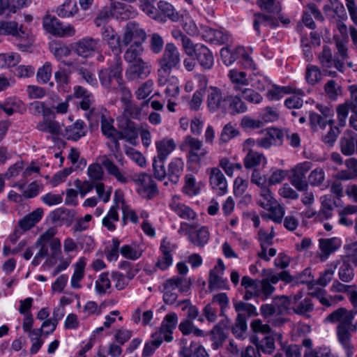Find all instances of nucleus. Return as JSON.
<instances>
[{"instance_id":"nucleus-16","label":"nucleus","mask_w":357,"mask_h":357,"mask_svg":"<svg viewBox=\"0 0 357 357\" xmlns=\"http://www.w3.org/2000/svg\"><path fill=\"white\" fill-rule=\"evenodd\" d=\"M312 163L305 161L296 165L291 169V183L299 191L307 190L308 185L305 181L306 173L311 169Z\"/></svg>"},{"instance_id":"nucleus-30","label":"nucleus","mask_w":357,"mask_h":357,"mask_svg":"<svg viewBox=\"0 0 357 357\" xmlns=\"http://www.w3.org/2000/svg\"><path fill=\"white\" fill-rule=\"evenodd\" d=\"M111 5L114 17L116 19L127 20L136 15L135 10L131 6L126 5L119 1H112L111 2Z\"/></svg>"},{"instance_id":"nucleus-55","label":"nucleus","mask_w":357,"mask_h":357,"mask_svg":"<svg viewBox=\"0 0 357 357\" xmlns=\"http://www.w3.org/2000/svg\"><path fill=\"white\" fill-rule=\"evenodd\" d=\"M283 129L271 126L269 127V146H280L282 144L285 136Z\"/></svg>"},{"instance_id":"nucleus-23","label":"nucleus","mask_w":357,"mask_h":357,"mask_svg":"<svg viewBox=\"0 0 357 357\" xmlns=\"http://www.w3.org/2000/svg\"><path fill=\"white\" fill-rule=\"evenodd\" d=\"M184 144L189 149L190 159L191 161L199 162L204 157L207 151L203 148V143L199 139L190 135L185 137Z\"/></svg>"},{"instance_id":"nucleus-64","label":"nucleus","mask_w":357,"mask_h":357,"mask_svg":"<svg viewBox=\"0 0 357 357\" xmlns=\"http://www.w3.org/2000/svg\"><path fill=\"white\" fill-rule=\"evenodd\" d=\"M345 257L356 266H357V240L347 242L344 245Z\"/></svg>"},{"instance_id":"nucleus-60","label":"nucleus","mask_w":357,"mask_h":357,"mask_svg":"<svg viewBox=\"0 0 357 357\" xmlns=\"http://www.w3.org/2000/svg\"><path fill=\"white\" fill-rule=\"evenodd\" d=\"M151 338L152 340L146 342L144 345L142 351L143 357L151 356L163 342L162 337H158L154 333L152 334Z\"/></svg>"},{"instance_id":"nucleus-6","label":"nucleus","mask_w":357,"mask_h":357,"mask_svg":"<svg viewBox=\"0 0 357 357\" xmlns=\"http://www.w3.org/2000/svg\"><path fill=\"white\" fill-rule=\"evenodd\" d=\"M229 93L220 88L210 86L206 89V105L209 112L227 113Z\"/></svg>"},{"instance_id":"nucleus-38","label":"nucleus","mask_w":357,"mask_h":357,"mask_svg":"<svg viewBox=\"0 0 357 357\" xmlns=\"http://www.w3.org/2000/svg\"><path fill=\"white\" fill-rule=\"evenodd\" d=\"M157 155L155 158L167 160L168 155L175 149L176 145L172 139H163L155 142Z\"/></svg>"},{"instance_id":"nucleus-13","label":"nucleus","mask_w":357,"mask_h":357,"mask_svg":"<svg viewBox=\"0 0 357 357\" xmlns=\"http://www.w3.org/2000/svg\"><path fill=\"white\" fill-rule=\"evenodd\" d=\"M43 26L50 33L59 37L72 36L75 33V29L72 25L63 26L55 16H46L43 19Z\"/></svg>"},{"instance_id":"nucleus-62","label":"nucleus","mask_w":357,"mask_h":357,"mask_svg":"<svg viewBox=\"0 0 357 357\" xmlns=\"http://www.w3.org/2000/svg\"><path fill=\"white\" fill-rule=\"evenodd\" d=\"M337 268V264L331 262L325 271L321 273L317 283L322 287H326L333 279L335 271Z\"/></svg>"},{"instance_id":"nucleus-4","label":"nucleus","mask_w":357,"mask_h":357,"mask_svg":"<svg viewBox=\"0 0 357 357\" xmlns=\"http://www.w3.org/2000/svg\"><path fill=\"white\" fill-rule=\"evenodd\" d=\"M122 60L120 56L115 55L108 68H102L98 72L101 86L110 91L115 92L116 85L123 80Z\"/></svg>"},{"instance_id":"nucleus-57","label":"nucleus","mask_w":357,"mask_h":357,"mask_svg":"<svg viewBox=\"0 0 357 357\" xmlns=\"http://www.w3.org/2000/svg\"><path fill=\"white\" fill-rule=\"evenodd\" d=\"M265 160L266 158L263 154L250 150L244 158V166L247 169H251L259 165L262 160Z\"/></svg>"},{"instance_id":"nucleus-27","label":"nucleus","mask_w":357,"mask_h":357,"mask_svg":"<svg viewBox=\"0 0 357 357\" xmlns=\"http://www.w3.org/2000/svg\"><path fill=\"white\" fill-rule=\"evenodd\" d=\"M169 207L182 219L192 220L197 217L196 213L190 206L179 202L175 197L169 203Z\"/></svg>"},{"instance_id":"nucleus-48","label":"nucleus","mask_w":357,"mask_h":357,"mask_svg":"<svg viewBox=\"0 0 357 357\" xmlns=\"http://www.w3.org/2000/svg\"><path fill=\"white\" fill-rule=\"evenodd\" d=\"M0 34L21 37V35H24V31L21 29V27L19 28L17 23L14 21H1L0 22Z\"/></svg>"},{"instance_id":"nucleus-47","label":"nucleus","mask_w":357,"mask_h":357,"mask_svg":"<svg viewBox=\"0 0 357 357\" xmlns=\"http://www.w3.org/2000/svg\"><path fill=\"white\" fill-rule=\"evenodd\" d=\"M158 10L169 20L178 22L180 19L179 13L167 1H160L158 3Z\"/></svg>"},{"instance_id":"nucleus-58","label":"nucleus","mask_w":357,"mask_h":357,"mask_svg":"<svg viewBox=\"0 0 357 357\" xmlns=\"http://www.w3.org/2000/svg\"><path fill=\"white\" fill-rule=\"evenodd\" d=\"M78 75L90 86L93 87L98 86V80L94 74V71L92 68H88L86 66H80L77 68Z\"/></svg>"},{"instance_id":"nucleus-41","label":"nucleus","mask_w":357,"mask_h":357,"mask_svg":"<svg viewBox=\"0 0 357 357\" xmlns=\"http://www.w3.org/2000/svg\"><path fill=\"white\" fill-rule=\"evenodd\" d=\"M86 263L84 259H79L74 265V273L70 279V284L73 289H80L82 285L79 282L84 278L85 275Z\"/></svg>"},{"instance_id":"nucleus-50","label":"nucleus","mask_w":357,"mask_h":357,"mask_svg":"<svg viewBox=\"0 0 357 357\" xmlns=\"http://www.w3.org/2000/svg\"><path fill=\"white\" fill-rule=\"evenodd\" d=\"M119 220L118 207L112 206L106 216L102 218V224L109 231H113L116 229L115 222Z\"/></svg>"},{"instance_id":"nucleus-34","label":"nucleus","mask_w":357,"mask_h":357,"mask_svg":"<svg viewBox=\"0 0 357 357\" xmlns=\"http://www.w3.org/2000/svg\"><path fill=\"white\" fill-rule=\"evenodd\" d=\"M96 116H97L98 119L100 121L102 134L107 138L113 137L116 129L113 125L114 119L102 112H98Z\"/></svg>"},{"instance_id":"nucleus-15","label":"nucleus","mask_w":357,"mask_h":357,"mask_svg":"<svg viewBox=\"0 0 357 357\" xmlns=\"http://www.w3.org/2000/svg\"><path fill=\"white\" fill-rule=\"evenodd\" d=\"M146 38V33L145 31L141 28L139 24L135 22H128L125 28L123 36V43L125 45H128L130 43L132 44L144 43Z\"/></svg>"},{"instance_id":"nucleus-24","label":"nucleus","mask_w":357,"mask_h":357,"mask_svg":"<svg viewBox=\"0 0 357 357\" xmlns=\"http://www.w3.org/2000/svg\"><path fill=\"white\" fill-rule=\"evenodd\" d=\"M158 84L160 86H164V93H165L166 98L177 99L179 93V81L176 76L164 75L163 79H160L161 77L158 76Z\"/></svg>"},{"instance_id":"nucleus-10","label":"nucleus","mask_w":357,"mask_h":357,"mask_svg":"<svg viewBox=\"0 0 357 357\" xmlns=\"http://www.w3.org/2000/svg\"><path fill=\"white\" fill-rule=\"evenodd\" d=\"M151 72V66L148 61L137 60L130 63L126 68L125 75L128 81L139 82L146 79Z\"/></svg>"},{"instance_id":"nucleus-40","label":"nucleus","mask_w":357,"mask_h":357,"mask_svg":"<svg viewBox=\"0 0 357 357\" xmlns=\"http://www.w3.org/2000/svg\"><path fill=\"white\" fill-rule=\"evenodd\" d=\"M179 357H208V354L203 346L192 342L189 347L181 349Z\"/></svg>"},{"instance_id":"nucleus-12","label":"nucleus","mask_w":357,"mask_h":357,"mask_svg":"<svg viewBox=\"0 0 357 357\" xmlns=\"http://www.w3.org/2000/svg\"><path fill=\"white\" fill-rule=\"evenodd\" d=\"M319 62L328 76L335 77L336 71L331 70L335 67L338 71L343 73L344 70V63L338 59H333L331 50L324 46L322 52L319 55Z\"/></svg>"},{"instance_id":"nucleus-45","label":"nucleus","mask_w":357,"mask_h":357,"mask_svg":"<svg viewBox=\"0 0 357 357\" xmlns=\"http://www.w3.org/2000/svg\"><path fill=\"white\" fill-rule=\"evenodd\" d=\"M143 43L131 44L124 53V59L126 62L131 63L136 62L137 60H143L141 57L144 52Z\"/></svg>"},{"instance_id":"nucleus-14","label":"nucleus","mask_w":357,"mask_h":357,"mask_svg":"<svg viewBox=\"0 0 357 357\" xmlns=\"http://www.w3.org/2000/svg\"><path fill=\"white\" fill-rule=\"evenodd\" d=\"M200 34L202 38L210 43L216 44H228L231 43V34L224 29H215L206 25H202Z\"/></svg>"},{"instance_id":"nucleus-7","label":"nucleus","mask_w":357,"mask_h":357,"mask_svg":"<svg viewBox=\"0 0 357 357\" xmlns=\"http://www.w3.org/2000/svg\"><path fill=\"white\" fill-rule=\"evenodd\" d=\"M191 286V281L190 279L180 277L174 276L163 284V301L167 305L174 304L178 297L176 289L181 293L188 291Z\"/></svg>"},{"instance_id":"nucleus-18","label":"nucleus","mask_w":357,"mask_h":357,"mask_svg":"<svg viewBox=\"0 0 357 357\" xmlns=\"http://www.w3.org/2000/svg\"><path fill=\"white\" fill-rule=\"evenodd\" d=\"M251 183L260 189V199L257 202L259 206L266 209L268 206V178L265 174H261L258 169H255L251 176Z\"/></svg>"},{"instance_id":"nucleus-44","label":"nucleus","mask_w":357,"mask_h":357,"mask_svg":"<svg viewBox=\"0 0 357 357\" xmlns=\"http://www.w3.org/2000/svg\"><path fill=\"white\" fill-rule=\"evenodd\" d=\"M248 108L245 102L238 96H233L229 93L228 110L227 112L232 115L244 113Z\"/></svg>"},{"instance_id":"nucleus-31","label":"nucleus","mask_w":357,"mask_h":357,"mask_svg":"<svg viewBox=\"0 0 357 357\" xmlns=\"http://www.w3.org/2000/svg\"><path fill=\"white\" fill-rule=\"evenodd\" d=\"M342 244L340 238L333 237L330 238H320L319 240V247L322 254L325 256V259L338 250Z\"/></svg>"},{"instance_id":"nucleus-21","label":"nucleus","mask_w":357,"mask_h":357,"mask_svg":"<svg viewBox=\"0 0 357 357\" xmlns=\"http://www.w3.org/2000/svg\"><path fill=\"white\" fill-rule=\"evenodd\" d=\"M102 40L105 41L109 48L114 52V56L121 53V38L111 26H104L101 29Z\"/></svg>"},{"instance_id":"nucleus-20","label":"nucleus","mask_w":357,"mask_h":357,"mask_svg":"<svg viewBox=\"0 0 357 357\" xmlns=\"http://www.w3.org/2000/svg\"><path fill=\"white\" fill-rule=\"evenodd\" d=\"M209 183L217 195H223L227 192V179L219 168L213 167L209 169Z\"/></svg>"},{"instance_id":"nucleus-51","label":"nucleus","mask_w":357,"mask_h":357,"mask_svg":"<svg viewBox=\"0 0 357 357\" xmlns=\"http://www.w3.org/2000/svg\"><path fill=\"white\" fill-rule=\"evenodd\" d=\"M37 129L40 131L48 132L52 135H59L62 133L61 126L56 121L44 120L39 122L37 125Z\"/></svg>"},{"instance_id":"nucleus-26","label":"nucleus","mask_w":357,"mask_h":357,"mask_svg":"<svg viewBox=\"0 0 357 357\" xmlns=\"http://www.w3.org/2000/svg\"><path fill=\"white\" fill-rule=\"evenodd\" d=\"M340 149L345 155H351L356 149L357 153V135L352 131H347L340 139Z\"/></svg>"},{"instance_id":"nucleus-22","label":"nucleus","mask_w":357,"mask_h":357,"mask_svg":"<svg viewBox=\"0 0 357 357\" xmlns=\"http://www.w3.org/2000/svg\"><path fill=\"white\" fill-rule=\"evenodd\" d=\"M250 327L255 333H261L264 335L261 341L257 336H254L252 341L256 344L258 352L261 351L266 354L268 348V324H263L261 321L257 319L251 323Z\"/></svg>"},{"instance_id":"nucleus-5","label":"nucleus","mask_w":357,"mask_h":357,"mask_svg":"<svg viewBox=\"0 0 357 357\" xmlns=\"http://www.w3.org/2000/svg\"><path fill=\"white\" fill-rule=\"evenodd\" d=\"M158 65V76L162 81L164 75H170L173 69L178 68L181 63V54L178 47L172 43H167L162 56L157 60Z\"/></svg>"},{"instance_id":"nucleus-2","label":"nucleus","mask_w":357,"mask_h":357,"mask_svg":"<svg viewBox=\"0 0 357 357\" xmlns=\"http://www.w3.org/2000/svg\"><path fill=\"white\" fill-rule=\"evenodd\" d=\"M57 230L54 227H50L43 233L35 243V246L39 250L33 257L31 264L36 266L40 264L41 260L47 257L45 266H52L56 259L61 254V243L58 238H55Z\"/></svg>"},{"instance_id":"nucleus-25","label":"nucleus","mask_w":357,"mask_h":357,"mask_svg":"<svg viewBox=\"0 0 357 357\" xmlns=\"http://www.w3.org/2000/svg\"><path fill=\"white\" fill-rule=\"evenodd\" d=\"M194 56L204 70H209L213 68L214 57L211 51L206 45L202 44Z\"/></svg>"},{"instance_id":"nucleus-43","label":"nucleus","mask_w":357,"mask_h":357,"mask_svg":"<svg viewBox=\"0 0 357 357\" xmlns=\"http://www.w3.org/2000/svg\"><path fill=\"white\" fill-rule=\"evenodd\" d=\"M266 117V114L257 119H252L249 116H245L241 121V126L246 130L263 128L268 121Z\"/></svg>"},{"instance_id":"nucleus-28","label":"nucleus","mask_w":357,"mask_h":357,"mask_svg":"<svg viewBox=\"0 0 357 357\" xmlns=\"http://www.w3.org/2000/svg\"><path fill=\"white\" fill-rule=\"evenodd\" d=\"M84 127V122L82 120H77L73 124L66 127L64 131L62 130L61 135L68 139L77 141L85 135L86 131Z\"/></svg>"},{"instance_id":"nucleus-46","label":"nucleus","mask_w":357,"mask_h":357,"mask_svg":"<svg viewBox=\"0 0 357 357\" xmlns=\"http://www.w3.org/2000/svg\"><path fill=\"white\" fill-rule=\"evenodd\" d=\"M78 11L76 0H66L56 10L57 15L61 17H70Z\"/></svg>"},{"instance_id":"nucleus-54","label":"nucleus","mask_w":357,"mask_h":357,"mask_svg":"<svg viewBox=\"0 0 357 357\" xmlns=\"http://www.w3.org/2000/svg\"><path fill=\"white\" fill-rule=\"evenodd\" d=\"M107 272L100 274L98 279L95 282L96 291L98 295H104L107 290L111 288V282Z\"/></svg>"},{"instance_id":"nucleus-3","label":"nucleus","mask_w":357,"mask_h":357,"mask_svg":"<svg viewBox=\"0 0 357 357\" xmlns=\"http://www.w3.org/2000/svg\"><path fill=\"white\" fill-rule=\"evenodd\" d=\"M108 139H109L113 143V145L109 143L107 144V147L109 148L111 154L102 155L101 158V164L109 175L114 176L119 182L121 183H126L128 182V179L125 176V172L123 169L119 168L110 158V156L113 157L116 159L119 165L123 166L124 158L121 152L119 139L115 137H108Z\"/></svg>"},{"instance_id":"nucleus-63","label":"nucleus","mask_w":357,"mask_h":357,"mask_svg":"<svg viewBox=\"0 0 357 357\" xmlns=\"http://www.w3.org/2000/svg\"><path fill=\"white\" fill-rule=\"evenodd\" d=\"M22 105V102L15 98H8L6 101L0 105V107L8 116H11L17 112Z\"/></svg>"},{"instance_id":"nucleus-9","label":"nucleus","mask_w":357,"mask_h":357,"mask_svg":"<svg viewBox=\"0 0 357 357\" xmlns=\"http://www.w3.org/2000/svg\"><path fill=\"white\" fill-rule=\"evenodd\" d=\"M137 193L144 198L151 199L158 193L156 183L151 175L140 173L132 176Z\"/></svg>"},{"instance_id":"nucleus-52","label":"nucleus","mask_w":357,"mask_h":357,"mask_svg":"<svg viewBox=\"0 0 357 357\" xmlns=\"http://www.w3.org/2000/svg\"><path fill=\"white\" fill-rule=\"evenodd\" d=\"M51 215L52 220L54 222L65 221L72 222L75 218V212L73 210L65 208H58L52 213Z\"/></svg>"},{"instance_id":"nucleus-37","label":"nucleus","mask_w":357,"mask_h":357,"mask_svg":"<svg viewBox=\"0 0 357 357\" xmlns=\"http://www.w3.org/2000/svg\"><path fill=\"white\" fill-rule=\"evenodd\" d=\"M241 285L245 289L250 288L252 290L260 291L262 290L265 296L268 294V278H264L261 280H252L249 276H243L241 280Z\"/></svg>"},{"instance_id":"nucleus-56","label":"nucleus","mask_w":357,"mask_h":357,"mask_svg":"<svg viewBox=\"0 0 357 357\" xmlns=\"http://www.w3.org/2000/svg\"><path fill=\"white\" fill-rule=\"evenodd\" d=\"M123 130L126 137V142L131 144L135 145L137 143V139L138 137V132L135 127V123L126 119L125 126L121 128Z\"/></svg>"},{"instance_id":"nucleus-17","label":"nucleus","mask_w":357,"mask_h":357,"mask_svg":"<svg viewBox=\"0 0 357 357\" xmlns=\"http://www.w3.org/2000/svg\"><path fill=\"white\" fill-rule=\"evenodd\" d=\"M73 96L76 98H80L82 100L79 102L78 106L82 110H89L88 118H92L97 114L95 108H91V105L94 102L93 95L86 89L82 86H75L73 88Z\"/></svg>"},{"instance_id":"nucleus-61","label":"nucleus","mask_w":357,"mask_h":357,"mask_svg":"<svg viewBox=\"0 0 357 357\" xmlns=\"http://www.w3.org/2000/svg\"><path fill=\"white\" fill-rule=\"evenodd\" d=\"M334 40L336 46V59L343 62L348 58V40L341 39L339 36H335Z\"/></svg>"},{"instance_id":"nucleus-19","label":"nucleus","mask_w":357,"mask_h":357,"mask_svg":"<svg viewBox=\"0 0 357 357\" xmlns=\"http://www.w3.org/2000/svg\"><path fill=\"white\" fill-rule=\"evenodd\" d=\"M177 323V314L175 312L169 313L165 317L159 330L154 334L162 337L163 340L170 342L173 340L172 333Z\"/></svg>"},{"instance_id":"nucleus-8","label":"nucleus","mask_w":357,"mask_h":357,"mask_svg":"<svg viewBox=\"0 0 357 357\" xmlns=\"http://www.w3.org/2000/svg\"><path fill=\"white\" fill-rule=\"evenodd\" d=\"M235 310L238 312L234 326L231 328V331L234 336L238 338H243V335L247 330V313L248 317L257 315L256 307L247 303L239 301L234 303Z\"/></svg>"},{"instance_id":"nucleus-29","label":"nucleus","mask_w":357,"mask_h":357,"mask_svg":"<svg viewBox=\"0 0 357 357\" xmlns=\"http://www.w3.org/2000/svg\"><path fill=\"white\" fill-rule=\"evenodd\" d=\"M321 208L317 211V221L322 222L331 218L334 209V202L330 195H324L320 197Z\"/></svg>"},{"instance_id":"nucleus-33","label":"nucleus","mask_w":357,"mask_h":357,"mask_svg":"<svg viewBox=\"0 0 357 357\" xmlns=\"http://www.w3.org/2000/svg\"><path fill=\"white\" fill-rule=\"evenodd\" d=\"M210 238V233L207 227L202 226L199 229L192 230L189 241L195 246L203 248Z\"/></svg>"},{"instance_id":"nucleus-53","label":"nucleus","mask_w":357,"mask_h":357,"mask_svg":"<svg viewBox=\"0 0 357 357\" xmlns=\"http://www.w3.org/2000/svg\"><path fill=\"white\" fill-rule=\"evenodd\" d=\"M296 92H291L293 94L291 97L287 98L284 100V105L289 109H298L303 106V100L301 98L304 96V91L299 89H295Z\"/></svg>"},{"instance_id":"nucleus-11","label":"nucleus","mask_w":357,"mask_h":357,"mask_svg":"<svg viewBox=\"0 0 357 357\" xmlns=\"http://www.w3.org/2000/svg\"><path fill=\"white\" fill-rule=\"evenodd\" d=\"M100 47V40L92 37H84L72 45L73 50L83 58L91 57Z\"/></svg>"},{"instance_id":"nucleus-59","label":"nucleus","mask_w":357,"mask_h":357,"mask_svg":"<svg viewBox=\"0 0 357 357\" xmlns=\"http://www.w3.org/2000/svg\"><path fill=\"white\" fill-rule=\"evenodd\" d=\"M269 2V26H277L280 18L281 6L279 2L268 0Z\"/></svg>"},{"instance_id":"nucleus-49","label":"nucleus","mask_w":357,"mask_h":357,"mask_svg":"<svg viewBox=\"0 0 357 357\" xmlns=\"http://www.w3.org/2000/svg\"><path fill=\"white\" fill-rule=\"evenodd\" d=\"M296 92L291 86H281L276 84H269V100H278L284 95Z\"/></svg>"},{"instance_id":"nucleus-39","label":"nucleus","mask_w":357,"mask_h":357,"mask_svg":"<svg viewBox=\"0 0 357 357\" xmlns=\"http://www.w3.org/2000/svg\"><path fill=\"white\" fill-rule=\"evenodd\" d=\"M43 214V210L41 208H37L20 220L18 223L19 227L24 231L30 229L41 220Z\"/></svg>"},{"instance_id":"nucleus-1","label":"nucleus","mask_w":357,"mask_h":357,"mask_svg":"<svg viewBox=\"0 0 357 357\" xmlns=\"http://www.w3.org/2000/svg\"><path fill=\"white\" fill-rule=\"evenodd\" d=\"M356 314L357 310H348L344 307H340L329 314L325 319L326 322L339 323L336 329L337 336L339 342L344 349L347 357H351L354 354L350 331H355L356 330V326L352 324Z\"/></svg>"},{"instance_id":"nucleus-35","label":"nucleus","mask_w":357,"mask_h":357,"mask_svg":"<svg viewBox=\"0 0 357 357\" xmlns=\"http://www.w3.org/2000/svg\"><path fill=\"white\" fill-rule=\"evenodd\" d=\"M149 100L144 101L141 105H137L132 101L123 105V114L126 117L134 119H141L143 109L148 107Z\"/></svg>"},{"instance_id":"nucleus-36","label":"nucleus","mask_w":357,"mask_h":357,"mask_svg":"<svg viewBox=\"0 0 357 357\" xmlns=\"http://www.w3.org/2000/svg\"><path fill=\"white\" fill-rule=\"evenodd\" d=\"M333 263L337 264V274L340 280L349 282L354 279V271L349 261L343 259L334 261Z\"/></svg>"},{"instance_id":"nucleus-42","label":"nucleus","mask_w":357,"mask_h":357,"mask_svg":"<svg viewBox=\"0 0 357 357\" xmlns=\"http://www.w3.org/2000/svg\"><path fill=\"white\" fill-rule=\"evenodd\" d=\"M284 213V207L269 195V220L276 223H281Z\"/></svg>"},{"instance_id":"nucleus-32","label":"nucleus","mask_w":357,"mask_h":357,"mask_svg":"<svg viewBox=\"0 0 357 357\" xmlns=\"http://www.w3.org/2000/svg\"><path fill=\"white\" fill-rule=\"evenodd\" d=\"M183 167L184 162L179 158L172 159L169 164L167 176H168L169 181H170L173 184H176L178 182L179 178L183 170Z\"/></svg>"}]
</instances>
